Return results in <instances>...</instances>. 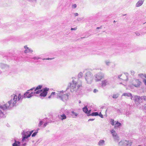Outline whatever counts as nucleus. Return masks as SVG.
<instances>
[{"instance_id":"nucleus-1","label":"nucleus","mask_w":146,"mask_h":146,"mask_svg":"<svg viewBox=\"0 0 146 146\" xmlns=\"http://www.w3.org/2000/svg\"><path fill=\"white\" fill-rule=\"evenodd\" d=\"M11 97L12 98H13V99H11L7 103L3 105L0 104V108L2 109L4 111H5L7 110H10L13 107L17 106L16 103L17 98V95H15L14 96H12Z\"/></svg>"},{"instance_id":"nucleus-2","label":"nucleus","mask_w":146,"mask_h":146,"mask_svg":"<svg viewBox=\"0 0 146 146\" xmlns=\"http://www.w3.org/2000/svg\"><path fill=\"white\" fill-rule=\"evenodd\" d=\"M82 87L81 84H77V83L74 80L72 81V84L70 83L68 85L66 90L70 88V91L72 92H75L77 94H80L81 90Z\"/></svg>"},{"instance_id":"nucleus-3","label":"nucleus","mask_w":146,"mask_h":146,"mask_svg":"<svg viewBox=\"0 0 146 146\" xmlns=\"http://www.w3.org/2000/svg\"><path fill=\"white\" fill-rule=\"evenodd\" d=\"M69 94H63V91H58L56 98L60 99L62 101L67 100L68 99Z\"/></svg>"},{"instance_id":"nucleus-4","label":"nucleus","mask_w":146,"mask_h":146,"mask_svg":"<svg viewBox=\"0 0 146 146\" xmlns=\"http://www.w3.org/2000/svg\"><path fill=\"white\" fill-rule=\"evenodd\" d=\"M85 79L87 83L90 84L92 83L93 78V75L91 72L88 71L86 73Z\"/></svg>"},{"instance_id":"nucleus-5","label":"nucleus","mask_w":146,"mask_h":146,"mask_svg":"<svg viewBox=\"0 0 146 146\" xmlns=\"http://www.w3.org/2000/svg\"><path fill=\"white\" fill-rule=\"evenodd\" d=\"M29 131H23V132L21 133L22 136V139L21 140L22 142H23L24 141H28L27 139L30 137L29 136Z\"/></svg>"},{"instance_id":"nucleus-6","label":"nucleus","mask_w":146,"mask_h":146,"mask_svg":"<svg viewBox=\"0 0 146 146\" xmlns=\"http://www.w3.org/2000/svg\"><path fill=\"white\" fill-rule=\"evenodd\" d=\"M104 74L101 73H99L95 76V80L96 82L100 81L102 78H104Z\"/></svg>"},{"instance_id":"nucleus-7","label":"nucleus","mask_w":146,"mask_h":146,"mask_svg":"<svg viewBox=\"0 0 146 146\" xmlns=\"http://www.w3.org/2000/svg\"><path fill=\"white\" fill-rule=\"evenodd\" d=\"M35 89V88H31L29 90H27L25 94V96L27 98H31L32 96H33L34 95H35L34 94V92H32L29 93V91L30 90H33L34 89Z\"/></svg>"},{"instance_id":"nucleus-8","label":"nucleus","mask_w":146,"mask_h":146,"mask_svg":"<svg viewBox=\"0 0 146 146\" xmlns=\"http://www.w3.org/2000/svg\"><path fill=\"white\" fill-rule=\"evenodd\" d=\"M119 145L122 144V146H131L132 142L130 141L123 140L119 142Z\"/></svg>"},{"instance_id":"nucleus-9","label":"nucleus","mask_w":146,"mask_h":146,"mask_svg":"<svg viewBox=\"0 0 146 146\" xmlns=\"http://www.w3.org/2000/svg\"><path fill=\"white\" fill-rule=\"evenodd\" d=\"M141 82L139 79H135L133 81L132 85L135 87L136 88L139 87Z\"/></svg>"},{"instance_id":"nucleus-10","label":"nucleus","mask_w":146,"mask_h":146,"mask_svg":"<svg viewBox=\"0 0 146 146\" xmlns=\"http://www.w3.org/2000/svg\"><path fill=\"white\" fill-rule=\"evenodd\" d=\"M49 89L47 88H45L42 89V91L40 94V96L43 97H45L47 95L48 92L49 91Z\"/></svg>"},{"instance_id":"nucleus-11","label":"nucleus","mask_w":146,"mask_h":146,"mask_svg":"<svg viewBox=\"0 0 146 146\" xmlns=\"http://www.w3.org/2000/svg\"><path fill=\"white\" fill-rule=\"evenodd\" d=\"M110 81L108 79L103 80L101 83V87L104 88L107 85L110 84Z\"/></svg>"},{"instance_id":"nucleus-12","label":"nucleus","mask_w":146,"mask_h":146,"mask_svg":"<svg viewBox=\"0 0 146 146\" xmlns=\"http://www.w3.org/2000/svg\"><path fill=\"white\" fill-rule=\"evenodd\" d=\"M58 117L61 120L63 121L66 118V115L63 113L60 115H58Z\"/></svg>"},{"instance_id":"nucleus-13","label":"nucleus","mask_w":146,"mask_h":146,"mask_svg":"<svg viewBox=\"0 0 146 146\" xmlns=\"http://www.w3.org/2000/svg\"><path fill=\"white\" fill-rule=\"evenodd\" d=\"M144 1V0H139L136 3L135 6L138 7L141 6L143 4Z\"/></svg>"},{"instance_id":"nucleus-14","label":"nucleus","mask_w":146,"mask_h":146,"mask_svg":"<svg viewBox=\"0 0 146 146\" xmlns=\"http://www.w3.org/2000/svg\"><path fill=\"white\" fill-rule=\"evenodd\" d=\"M115 124L114 128L115 129L119 128L121 126V124L118 121H115Z\"/></svg>"},{"instance_id":"nucleus-15","label":"nucleus","mask_w":146,"mask_h":146,"mask_svg":"<svg viewBox=\"0 0 146 146\" xmlns=\"http://www.w3.org/2000/svg\"><path fill=\"white\" fill-rule=\"evenodd\" d=\"M24 48L25 49V53L29 52H33V51L31 49L27 47V46H24Z\"/></svg>"},{"instance_id":"nucleus-16","label":"nucleus","mask_w":146,"mask_h":146,"mask_svg":"<svg viewBox=\"0 0 146 146\" xmlns=\"http://www.w3.org/2000/svg\"><path fill=\"white\" fill-rule=\"evenodd\" d=\"M0 66L2 69H5L6 70L8 69L9 68V66L8 65L4 64H1Z\"/></svg>"},{"instance_id":"nucleus-17","label":"nucleus","mask_w":146,"mask_h":146,"mask_svg":"<svg viewBox=\"0 0 146 146\" xmlns=\"http://www.w3.org/2000/svg\"><path fill=\"white\" fill-rule=\"evenodd\" d=\"M21 145V142L14 139V143L12 144L13 146H19Z\"/></svg>"},{"instance_id":"nucleus-18","label":"nucleus","mask_w":146,"mask_h":146,"mask_svg":"<svg viewBox=\"0 0 146 146\" xmlns=\"http://www.w3.org/2000/svg\"><path fill=\"white\" fill-rule=\"evenodd\" d=\"M122 96H127L128 97H131V99H132V98H133V96L132 94L129 93H124L123 94Z\"/></svg>"},{"instance_id":"nucleus-19","label":"nucleus","mask_w":146,"mask_h":146,"mask_svg":"<svg viewBox=\"0 0 146 146\" xmlns=\"http://www.w3.org/2000/svg\"><path fill=\"white\" fill-rule=\"evenodd\" d=\"M134 100L135 102H138L139 101H141L140 96H135L134 97Z\"/></svg>"},{"instance_id":"nucleus-20","label":"nucleus","mask_w":146,"mask_h":146,"mask_svg":"<svg viewBox=\"0 0 146 146\" xmlns=\"http://www.w3.org/2000/svg\"><path fill=\"white\" fill-rule=\"evenodd\" d=\"M6 117V115L5 114L0 110V117L4 118H5Z\"/></svg>"},{"instance_id":"nucleus-21","label":"nucleus","mask_w":146,"mask_h":146,"mask_svg":"<svg viewBox=\"0 0 146 146\" xmlns=\"http://www.w3.org/2000/svg\"><path fill=\"white\" fill-rule=\"evenodd\" d=\"M105 145V141L104 140H100L98 143V145L100 146H103Z\"/></svg>"},{"instance_id":"nucleus-22","label":"nucleus","mask_w":146,"mask_h":146,"mask_svg":"<svg viewBox=\"0 0 146 146\" xmlns=\"http://www.w3.org/2000/svg\"><path fill=\"white\" fill-rule=\"evenodd\" d=\"M71 113H72L71 115L73 118L76 117H77L78 115V113L74 112L73 111H72Z\"/></svg>"},{"instance_id":"nucleus-23","label":"nucleus","mask_w":146,"mask_h":146,"mask_svg":"<svg viewBox=\"0 0 146 146\" xmlns=\"http://www.w3.org/2000/svg\"><path fill=\"white\" fill-rule=\"evenodd\" d=\"M57 94H58V92L57 93H56L54 92H53L51 93V95L48 96V98H50L52 97V96H53L54 95L55 96H56V98Z\"/></svg>"},{"instance_id":"nucleus-24","label":"nucleus","mask_w":146,"mask_h":146,"mask_svg":"<svg viewBox=\"0 0 146 146\" xmlns=\"http://www.w3.org/2000/svg\"><path fill=\"white\" fill-rule=\"evenodd\" d=\"M111 132L113 137L117 135V133L115 132V131L113 129L111 131Z\"/></svg>"},{"instance_id":"nucleus-25","label":"nucleus","mask_w":146,"mask_h":146,"mask_svg":"<svg viewBox=\"0 0 146 146\" xmlns=\"http://www.w3.org/2000/svg\"><path fill=\"white\" fill-rule=\"evenodd\" d=\"M42 85H39L36 88H35V91H36L37 90H38L39 89H40L42 88Z\"/></svg>"},{"instance_id":"nucleus-26","label":"nucleus","mask_w":146,"mask_h":146,"mask_svg":"<svg viewBox=\"0 0 146 146\" xmlns=\"http://www.w3.org/2000/svg\"><path fill=\"white\" fill-rule=\"evenodd\" d=\"M83 111L85 112V113H86L88 112V108L87 107V106H85V107L83 108Z\"/></svg>"},{"instance_id":"nucleus-27","label":"nucleus","mask_w":146,"mask_h":146,"mask_svg":"<svg viewBox=\"0 0 146 146\" xmlns=\"http://www.w3.org/2000/svg\"><path fill=\"white\" fill-rule=\"evenodd\" d=\"M114 141L116 142H118L119 140V137L117 135L113 137Z\"/></svg>"},{"instance_id":"nucleus-28","label":"nucleus","mask_w":146,"mask_h":146,"mask_svg":"<svg viewBox=\"0 0 146 146\" xmlns=\"http://www.w3.org/2000/svg\"><path fill=\"white\" fill-rule=\"evenodd\" d=\"M92 116H98L99 114L98 112H93L90 115Z\"/></svg>"},{"instance_id":"nucleus-29","label":"nucleus","mask_w":146,"mask_h":146,"mask_svg":"<svg viewBox=\"0 0 146 146\" xmlns=\"http://www.w3.org/2000/svg\"><path fill=\"white\" fill-rule=\"evenodd\" d=\"M119 96V94H114L113 95L112 97L113 98L116 99Z\"/></svg>"},{"instance_id":"nucleus-30","label":"nucleus","mask_w":146,"mask_h":146,"mask_svg":"<svg viewBox=\"0 0 146 146\" xmlns=\"http://www.w3.org/2000/svg\"><path fill=\"white\" fill-rule=\"evenodd\" d=\"M110 123L112 125H114V120L112 119H110Z\"/></svg>"},{"instance_id":"nucleus-31","label":"nucleus","mask_w":146,"mask_h":146,"mask_svg":"<svg viewBox=\"0 0 146 146\" xmlns=\"http://www.w3.org/2000/svg\"><path fill=\"white\" fill-rule=\"evenodd\" d=\"M42 90H38L34 92V94H39V93L42 92Z\"/></svg>"},{"instance_id":"nucleus-32","label":"nucleus","mask_w":146,"mask_h":146,"mask_svg":"<svg viewBox=\"0 0 146 146\" xmlns=\"http://www.w3.org/2000/svg\"><path fill=\"white\" fill-rule=\"evenodd\" d=\"M105 62L106 64L108 66H109L110 65V62L108 60H106L105 61Z\"/></svg>"},{"instance_id":"nucleus-33","label":"nucleus","mask_w":146,"mask_h":146,"mask_svg":"<svg viewBox=\"0 0 146 146\" xmlns=\"http://www.w3.org/2000/svg\"><path fill=\"white\" fill-rule=\"evenodd\" d=\"M83 76V74L82 72H80L78 75V78H80L82 77Z\"/></svg>"},{"instance_id":"nucleus-34","label":"nucleus","mask_w":146,"mask_h":146,"mask_svg":"<svg viewBox=\"0 0 146 146\" xmlns=\"http://www.w3.org/2000/svg\"><path fill=\"white\" fill-rule=\"evenodd\" d=\"M143 99L145 100H146V96H144L140 97L141 101Z\"/></svg>"},{"instance_id":"nucleus-35","label":"nucleus","mask_w":146,"mask_h":146,"mask_svg":"<svg viewBox=\"0 0 146 146\" xmlns=\"http://www.w3.org/2000/svg\"><path fill=\"white\" fill-rule=\"evenodd\" d=\"M131 113H130V112L129 111H126L125 113V114L127 116H129V115Z\"/></svg>"},{"instance_id":"nucleus-36","label":"nucleus","mask_w":146,"mask_h":146,"mask_svg":"<svg viewBox=\"0 0 146 146\" xmlns=\"http://www.w3.org/2000/svg\"><path fill=\"white\" fill-rule=\"evenodd\" d=\"M37 131H35L34 132L32 135V137H35L37 134Z\"/></svg>"},{"instance_id":"nucleus-37","label":"nucleus","mask_w":146,"mask_h":146,"mask_svg":"<svg viewBox=\"0 0 146 146\" xmlns=\"http://www.w3.org/2000/svg\"><path fill=\"white\" fill-rule=\"evenodd\" d=\"M43 122H44L42 121H40L38 125V126L40 127L41 125H42Z\"/></svg>"},{"instance_id":"nucleus-38","label":"nucleus","mask_w":146,"mask_h":146,"mask_svg":"<svg viewBox=\"0 0 146 146\" xmlns=\"http://www.w3.org/2000/svg\"><path fill=\"white\" fill-rule=\"evenodd\" d=\"M21 96L20 94H19L18 96V101H20L21 99Z\"/></svg>"},{"instance_id":"nucleus-39","label":"nucleus","mask_w":146,"mask_h":146,"mask_svg":"<svg viewBox=\"0 0 146 146\" xmlns=\"http://www.w3.org/2000/svg\"><path fill=\"white\" fill-rule=\"evenodd\" d=\"M91 110H88V112L86 113V114H87V116H90L91 115V114L90 113L91 112Z\"/></svg>"},{"instance_id":"nucleus-40","label":"nucleus","mask_w":146,"mask_h":146,"mask_svg":"<svg viewBox=\"0 0 146 146\" xmlns=\"http://www.w3.org/2000/svg\"><path fill=\"white\" fill-rule=\"evenodd\" d=\"M77 7V5L76 4H73L72 5V8L73 9H75Z\"/></svg>"},{"instance_id":"nucleus-41","label":"nucleus","mask_w":146,"mask_h":146,"mask_svg":"<svg viewBox=\"0 0 146 146\" xmlns=\"http://www.w3.org/2000/svg\"><path fill=\"white\" fill-rule=\"evenodd\" d=\"M32 58L34 60H38L40 59V58L38 57H35Z\"/></svg>"},{"instance_id":"nucleus-42","label":"nucleus","mask_w":146,"mask_h":146,"mask_svg":"<svg viewBox=\"0 0 146 146\" xmlns=\"http://www.w3.org/2000/svg\"><path fill=\"white\" fill-rule=\"evenodd\" d=\"M48 122H45L44 124L43 125V127H46V125L48 124Z\"/></svg>"},{"instance_id":"nucleus-43","label":"nucleus","mask_w":146,"mask_h":146,"mask_svg":"<svg viewBox=\"0 0 146 146\" xmlns=\"http://www.w3.org/2000/svg\"><path fill=\"white\" fill-rule=\"evenodd\" d=\"M124 75L126 77V81H127L128 80V74L127 73H126L124 74Z\"/></svg>"},{"instance_id":"nucleus-44","label":"nucleus","mask_w":146,"mask_h":146,"mask_svg":"<svg viewBox=\"0 0 146 146\" xmlns=\"http://www.w3.org/2000/svg\"><path fill=\"white\" fill-rule=\"evenodd\" d=\"M33 130L31 131H29V136H30L31 135L32 133H33Z\"/></svg>"},{"instance_id":"nucleus-45","label":"nucleus","mask_w":146,"mask_h":146,"mask_svg":"<svg viewBox=\"0 0 146 146\" xmlns=\"http://www.w3.org/2000/svg\"><path fill=\"white\" fill-rule=\"evenodd\" d=\"M131 73L132 75H134L135 74V72L133 70H131Z\"/></svg>"},{"instance_id":"nucleus-46","label":"nucleus","mask_w":146,"mask_h":146,"mask_svg":"<svg viewBox=\"0 0 146 146\" xmlns=\"http://www.w3.org/2000/svg\"><path fill=\"white\" fill-rule=\"evenodd\" d=\"M98 116H100L102 118H103L104 117L103 115L101 114V113H100V114H99Z\"/></svg>"},{"instance_id":"nucleus-47","label":"nucleus","mask_w":146,"mask_h":146,"mask_svg":"<svg viewBox=\"0 0 146 146\" xmlns=\"http://www.w3.org/2000/svg\"><path fill=\"white\" fill-rule=\"evenodd\" d=\"M77 27H75V28H71V31H73V30H76L77 29Z\"/></svg>"},{"instance_id":"nucleus-48","label":"nucleus","mask_w":146,"mask_h":146,"mask_svg":"<svg viewBox=\"0 0 146 146\" xmlns=\"http://www.w3.org/2000/svg\"><path fill=\"white\" fill-rule=\"evenodd\" d=\"M98 92V90H97L96 89H94L93 90L94 92L95 93Z\"/></svg>"},{"instance_id":"nucleus-49","label":"nucleus","mask_w":146,"mask_h":146,"mask_svg":"<svg viewBox=\"0 0 146 146\" xmlns=\"http://www.w3.org/2000/svg\"><path fill=\"white\" fill-rule=\"evenodd\" d=\"M54 58H47L46 59H44V58L43 59V60H44L45 59H46V60H52V59H53Z\"/></svg>"},{"instance_id":"nucleus-50","label":"nucleus","mask_w":146,"mask_h":146,"mask_svg":"<svg viewBox=\"0 0 146 146\" xmlns=\"http://www.w3.org/2000/svg\"><path fill=\"white\" fill-rule=\"evenodd\" d=\"M21 100H22L24 98H26L25 96V95H24H24L23 96H21Z\"/></svg>"},{"instance_id":"nucleus-51","label":"nucleus","mask_w":146,"mask_h":146,"mask_svg":"<svg viewBox=\"0 0 146 146\" xmlns=\"http://www.w3.org/2000/svg\"><path fill=\"white\" fill-rule=\"evenodd\" d=\"M143 82L144 83L145 85L146 86V80L145 79H143Z\"/></svg>"},{"instance_id":"nucleus-52","label":"nucleus","mask_w":146,"mask_h":146,"mask_svg":"<svg viewBox=\"0 0 146 146\" xmlns=\"http://www.w3.org/2000/svg\"><path fill=\"white\" fill-rule=\"evenodd\" d=\"M94 119H88V121H93L94 120Z\"/></svg>"},{"instance_id":"nucleus-53","label":"nucleus","mask_w":146,"mask_h":146,"mask_svg":"<svg viewBox=\"0 0 146 146\" xmlns=\"http://www.w3.org/2000/svg\"><path fill=\"white\" fill-rule=\"evenodd\" d=\"M135 34L137 36H139L140 35V34L139 33L136 32L135 33Z\"/></svg>"},{"instance_id":"nucleus-54","label":"nucleus","mask_w":146,"mask_h":146,"mask_svg":"<svg viewBox=\"0 0 146 146\" xmlns=\"http://www.w3.org/2000/svg\"><path fill=\"white\" fill-rule=\"evenodd\" d=\"M74 15L75 17L77 16L78 15V13H74Z\"/></svg>"},{"instance_id":"nucleus-55","label":"nucleus","mask_w":146,"mask_h":146,"mask_svg":"<svg viewBox=\"0 0 146 146\" xmlns=\"http://www.w3.org/2000/svg\"><path fill=\"white\" fill-rule=\"evenodd\" d=\"M82 19H81V18H78L77 19V20L78 21H80Z\"/></svg>"},{"instance_id":"nucleus-56","label":"nucleus","mask_w":146,"mask_h":146,"mask_svg":"<svg viewBox=\"0 0 146 146\" xmlns=\"http://www.w3.org/2000/svg\"><path fill=\"white\" fill-rule=\"evenodd\" d=\"M122 76V75L121 74H120V75H119L118 76V78L119 79H121V78H120V77L121 76Z\"/></svg>"},{"instance_id":"nucleus-57","label":"nucleus","mask_w":146,"mask_h":146,"mask_svg":"<svg viewBox=\"0 0 146 146\" xmlns=\"http://www.w3.org/2000/svg\"><path fill=\"white\" fill-rule=\"evenodd\" d=\"M26 145V143H24V144H23L22 145V146H25Z\"/></svg>"},{"instance_id":"nucleus-58","label":"nucleus","mask_w":146,"mask_h":146,"mask_svg":"<svg viewBox=\"0 0 146 146\" xmlns=\"http://www.w3.org/2000/svg\"><path fill=\"white\" fill-rule=\"evenodd\" d=\"M39 128H38L35 131H37V133L38 132V130H39Z\"/></svg>"},{"instance_id":"nucleus-59","label":"nucleus","mask_w":146,"mask_h":146,"mask_svg":"<svg viewBox=\"0 0 146 146\" xmlns=\"http://www.w3.org/2000/svg\"><path fill=\"white\" fill-rule=\"evenodd\" d=\"M63 110H64L63 109H62L60 110V112H61L62 111H63Z\"/></svg>"},{"instance_id":"nucleus-60","label":"nucleus","mask_w":146,"mask_h":146,"mask_svg":"<svg viewBox=\"0 0 146 146\" xmlns=\"http://www.w3.org/2000/svg\"><path fill=\"white\" fill-rule=\"evenodd\" d=\"M100 28H101L100 27H98L97 28V29H100Z\"/></svg>"},{"instance_id":"nucleus-61","label":"nucleus","mask_w":146,"mask_h":146,"mask_svg":"<svg viewBox=\"0 0 146 146\" xmlns=\"http://www.w3.org/2000/svg\"><path fill=\"white\" fill-rule=\"evenodd\" d=\"M81 103V102L80 100H79V104H80Z\"/></svg>"},{"instance_id":"nucleus-62","label":"nucleus","mask_w":146,"mask_h":146,"mask_svg":"<svg viewBox=\"0 0 146 146\" xmlns=\"http://www.w3.org/2000/svg\"><path fill=\"white\" fill-rule=\"evenodd\" d=\"M143 76H144L145 77V78H146V74H145Z\"/></svg>"},{"instance_id":"nucleus-63","label":"nucleus","mask_w":146,"mask_h":146,"mask_svg":"<svg viewBox=\"0 0 146 146\" xmlns=\"http://www.w3.org/2000/svg\"><path fill=\"white\" fill-rule=\"evenodd\" d=\"M127 15L126 14H125V15H123V16H125V15Z\"/></svg>"},{"instance_id":"nucleus-64","label":"nucleus","mask_w":146,"mask_h":146,"mask_svg":"<svg viewBox=\"0 0 146 146\" xmlns=\"http://www.w3.org/2000/svg\"><path fill=\"white\" fill-rule=\"evenodd\" d=\"M138 146H141V145H138Z\"/></svg>"}]
</instances>
